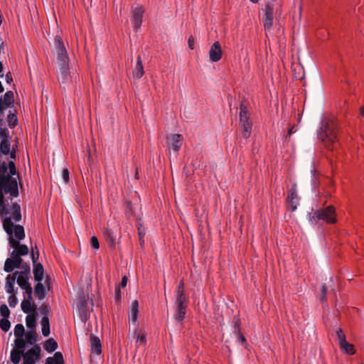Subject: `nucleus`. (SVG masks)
I'll return each instance as SVG.
<instances>
[{"label":"nucleus","mask_w":364,"mask_h":364,"mask_svg":"<svg viewBox=\"0 0 364 364\" xmlns=\"http://www.w3.org/2000/svg\"><path fill=\"white\" fill-rule=\"evenodd\" d=\"M17 174L15 162L9 161L8 164L2 161L0 155V217L12 215L15 223L21 220V206L17 203L9 205V199L18 196L17 180L13 176Z\"/></svg>","instance_id":"nucleus-1"},{"label":"nucleus","mask_w":364,"mask_h":364,"mask_svg":"<svg viewBox=\"0 0 364 364\" xmlns=\"http://www.w3.org/2000/svg\"><path fill=\"white\" fill-rule=\"evenodd\" d=\"M317 134L328 149L333 150L338 146V122L333 117H325L321 119Z\"/></svg>","instance_id":"nucleus-2"},{"label":"nucleus","mask_w":364,"mask_h":364,"mask_svg":"<svg viewBox=\"0 0 364 364\" xmlns=\"http://www.w3.org/2000/svg\"><path fill=\"white\" fill-rule=\"evenodd\" d=\"M4 230L9 236L8 238L9 245L16 250L21 245L19 242L23 240L26 235L24 228L21 225L14 224L12 215L0 217Z\"/></svg>","instance_id":"nucleus-3"},{"label":"nucleus","mask_w":364,"mask_h":364,"mask_svg":"<svg viewBox=\"0 0 364 364\" xmlns=\"http://www.w3.org/2000/svg\"><path fill=\"white\" fill-rule=\"evenodd\" d=\"M318 220H324L330 224L335 223L336 222L335 208L333 205H328L325 208L314 211L310 217V220L316 223Z\"/></svg>","instance_id":"nucleus-4"},{"label":"nucleus","mask_w":364,"mask_h":364,"mask_svg":"<svg viewBox=\"0 0 364 364\" xmlns=\"http://www.w3.org/2000/svg\"><path fill=\"white\" fill-rule=\"evenodd\" d=\"M11 139H1L0 142V154L3 155H9L10 157V161H14L16 158V152L18 151L17 144L13 146L12 149H11Z\"/></svg>","instance_id":"nucleus-5"},{"label":"nucleus","mask_w":364,"mask_h":364,"mask_svg":"<svg viewBox=\"0 0 364 364\" xmlns=\"http://www.w3.org/2000/svg\"><path fill=\"white\" fill-rule=\"evenodd\" d=\"M41 347L38 345H36L33 348L29 349L23 355V364H36V362L41 358Z\"/></svg>","instance_id":"nucleus-6"},{"label":"nucleus","mask_w":364,"mask_h":364,"mask_svg":"<svg viewBox=\"0 0 364 364\" xmlns=\"http://www.w3.org/2000/svg\"><path fill=\"white\" fill-rule=\"evenodd\" d=\"M88 299L82 294L79 296L77 308L79 311V317L83 322H86L88 318Z\"/></svg>","instance_id":"nucleus-7"},{"label":"nucleus","mask_w":364,"mask_h":364,"mask_svg":"<svg viewBox=\"0 0 364 364\" xmlns=\"http://www.w3.org/2000/svg\"><path fill=\"white\" fill-rule=\"evenodd\" d=\"M54 43L57 53V58L59 63L68 62V56L65 45L59 36H56Z\"/></svg>","instance_id":"nucleus-8"},{"label":"nucleus","mask_w":364,"mask_h":364,"mask_svg":"<svg viewBox=\"0 0 364 364\" xmlns=\"http://www.w3.org/2000/svg\"><path fill=\"white\" fill-rule=\"evenodd\" d=\"M264 15L263 17V24L266 30H270L273 26L274 20V5L267 3L264 9Z\"/></svg>","instance_id":"nucleus-9"},{"label":"nucleus","mask_w":364,"mask_h":364,"mask_svg":"<svg viewBox=\"0 0 364 364\" xmlns=\"http://www.w3.org/2000/svg\"><path fill=\"white\" fill-rule=\"evenodd\" d=\"M299 198L297 195L296 184L294 183L288 191L287 201L291 211H294L299 205Z\"/></svg>","instance_id":"nucleus-10"},{"label":"nucleus","mask_w":364,"mask_h":364,"mask_svg":"<svg viewBox=\"0 0 364 364\" xmlns=\"http://www.w3.org/2000/svg\"><path fill=\"white\" fill-rule=\"evenodd\" d=\"M240 124L242 127V136L245 139L249 138L252 127V122L250 119V114H240Z\"/></svg>","instance_id":"nucleus-11"},{"label":"nucleus","mask_w":364,"mask_h":364,"mask_svg":"<svg viewBox=\"0 0 364 364\" xmlns=\"http://www.w3.org/2000/svg\"><path fill=\"white\" fill-rule=\"evenodd\" d=\"M39 257V251H37L36 257H33V273L36 282H42L43 279L44 268L41 263L37 262Z\"/></svg>","instance_id":"nucleus-12"},{"label":"nucleus","mask_w":364,"mask_h":364,"mask_svg":"<svg viewBox=\"0 0 364 364\" xmlns=\"http://www.w3.org/2000/svg\"><path fill=\"white\" fill-rule=\"evenodd\" d=\"M132 14L134 27L136 30H138L141 26L144 9L141 6H136L132 9Z\"/></svg>","instance_id":"nucleus-13"},{"label":"nucleus","mask_w":364,"mask_h":364,"mask_svg":"<svg viewBox=\"0 0 364 364\" xmlns=\"http://www.w3.org/2000/svg\"><path fill=\"white\" fill-rule=\"evenodd\" d=\"M223 56V50L219 41H215L209 50V58L211 62H218Z\"/></svg>","instance_id":"nucleus-14"},{"label":"nucleus","mask_w":364,"mask_h":364,"mask_svg":"<svg viewBox=\"0 0 364 364\" xmlns=\"http://www.w3.org/2000/svg\"><path fill=\"white\" fill-rule=\"evenodd\" d=\"M166 139L168 146H171L175 151H178L180 149L183 141L181 134H171L170 136H167Z\"/></svg>","instance_id":"nucleus-15"},{"label":"nucleus","mask_w":364,"mask_h":364,"mask_svg":"<svg viewBox=\"0 0 364 364\" xmlns=\"http://www.w3.org/2000/svg\"><path fill=\"white\" fill-rule=\"evenodd\" d=\"M176 309L174 314V318L178 322L182 323L186 314V309L188 304H176Z\"/></svg>","instance_id":"nucleus-16"},{"label":"nucleus","mask_w":364,"mask_h":364,"mask_svg":"<svg viewBox=\"0 0 364 364\" xmlns=\"http://www.w3.org/2000/svg\"><path fill=\"white\" fill-rule=\"evenodd\" d=\"M70 77V71L68 67V62L60 63V73L58 80H61L63 83L67 82Z\"/></svg>","instance_id":"nucleus-17"},{"label":"nucleus","mask_w":364,"mask_h":364,"mask_svg":"<svg viewBox=\"0 0 364 364\" xmlns=\"http://www.w3.org/2000/svg\"><path fill=\"white\" fill-rule=\"evenodd\" d=\"M91 350L92 353L100 355L102 353V346L100 338L93 334L90 335Z\"/></svg>","instance_id":"nucleus-18"},{"label":"nucleus","mask_w":364,"mask_h":364,"mask_svg":"<svg viewBox=\"0 0 364 364\" xmlns=\"http://www.w3.org/2000/svg\"><path fill=\"white\" fill-rule=\"evenodd\" d=\"M103 233L105 240L108 243L109 246L111 248H114L116 246V237L112 230L109 228H105Z\"/></svg>","instance_id":"nucleus-19"},{"label":"nucleus","mask_w":364,"mask_h":364,"mask_svg":"<svg viewBox=\"0 0 364 364\" xmlns=\"http://www.w3.org/2000/svg\"><path fill=\"white\" fill-rule=\"evenodd\" d=\"M33 299L25 298L21 302V307L22 311L26 314L36 312V306L35 304H31Z\"/></svg>","instance_id":"nucleus-20"},{"label":"nucleus","mask_w":364,"mask_h":364,"mask_svg":"<svg viewBox=\"0 0 364 364\" xmlns=\"http://www.w3.org/2000/svg\"><path fill=\"white\" fill-rule=\"evenodd\" d=\"M46 364H65L62 353L59 351L55 352L53 357L47 358Z\"/></svg>","instance_id":"nucleus-21"},{"label":"nucleus","mask_w":364,"mask_h":364,"mask_svg":"<svg viewBox=\"0 0 364 364\" xmlns=\"http://www.w3.org/2000/svg\"><path fill=\"white\" fill-rule=\"evenodd\" d=\"M144 67L142 65V61L141 57L139 55L137 57L136 64L133 70V76L135 78L139 79L144 75Z\"/></svg>","instance_id":"nucleus-22"},{"label":"nucleus","mask_w":364,"mask_h":364,"mask_svg":"<svg viewBox=\"0 0 364 364\" xmlns=\"http://www.w3.org/2000/svg\"><path fill=\"white\" fill-rule=\"evenodd\" d=\"M34 293L36 298L41 300L46 296V287L41 282H37L34 287Z\"/></svg>","instance_id":"nucleus-23"},{"label":"nucleus","mask_w":364,"mask_h":364,"mask_svg":"<svg viewBox=\"0 0 364 364\" xmlns=\"http://www.w3.org/2000/svg\"><path fill=\"white\" fill-rule=\"evenodd\" d=\"M43 348L47 352L52 353L58 348V343L54 338H50L45 341Z\"/></svg>","instance_id":"nucleus-24"},{"label":"nucleus","mask_w":364,"mask_h":364,"mask_svg":"<svg viewBox=\"0 0 364 364\" xmlns=\"http://www.w3.org/2000/svg\"><path fill=\"white\" fill-rule=\"evenodd\" d=\"M16 268H18L14 258H7L5 261L4 270L6 272H12Z\"/></svg>","instance_id":"nucleus-25"},{"label":"nucleus","mask_w":364,"mask_h":364,"mask_svg":"<svg viewBox=\"0 0 364 364\" xmlns=\"http://www.w3.org/2000/svg\"><path fill=\"white\" fill-rule=\"evenodd\" d=\"M42 326V334L43 336L47 337L49 336L50 331V322L48 316H43L41 319Z\"/></svg>","instance_id":"nucleus-26"},{"label":"nucleus","mask_w":364,"mask_h":364,"mask_svg":"<svg viewBox=\"0 0 364 364\" xmlns=\"http://www.w3.org/2000/svg\"><path fill=\"white\" fill-rule=\"evenodd\" d=\"M3 102L5 104L6 107H13L14 103V95L12 91H7L4 95Z\"/></svg>","instance_id":"nucleus-27"},{"label":"nucleus","mask_w":364,"mask_h":364,"mask_svg":"<svg viewBox=\"0 0 364 364\" xmlns=\"http://www.w3.org/2000/svg\"><path fill=\"white\" fill-rule=\"evenodd\" d=\"M27 343L34 345L37 341V333L36 330H30L26 333V338Z\"/></svg>","instance_id":"nucleus-28"},{"label":"nucleus","mask_w":364,"mask_h":364,"mask_svg":"<svg viewBox=\"0 0 364 364\" xmlns=\"http://www.w3.org/2000/svg\"><path fill=\"white\" fill-rule=\"evenodd\" d=\"M15 348L14 350H16L19 352L25 353L26 344L27 343L26 341L23 338H16L15 340Z\"/></svg>","instance_id":"nucleus-29"},{"label":"nucleus","mask_w":364,"mask_h":364,"mask_svg":"<svg viewBox=\"0 0 364 364\" xmlns=\"http://www.w3.org/2000/svg\"><path fill=\"white\" fill-rule=\"evenodd\" d=\"M36 314L33 313L32 314H29L26 316V326L31 330H36Z\"/></svg>","instance_id":"nucleus-30"},{"label":"nucleus","mask_w":364,"mask_h":364,"mask_svg":"<svg viewBox=\"0 0 364 364\" xmlns=\"http://www.w3.org/2000/svg\"><path fill=\"white\" fill-rule=\"evenodd\" d=\"M340 348L349 355H353L355 353L353 345L348 343L346 341L341 343Z\"/></svg>","instance_id":"nucleus-31"},{"label":"nucleus","mask_w":364,"mask_h":364,"mask_svg":"<svg viewBox=\"0 0 364 364\" xmlns=\"http://www.w3.org/2000/svg\"><path fill=\"white\" fill-rule=\"evenodd\" d=\"M24 353L19 352L14 348L11 351V360L14 364H18L21 356L23 357Z\"/></svg>","instance_id":"nucleus-32"},{"label":"nucleus","mask_w":364,"mask_h":364,"mask_svg":"<svg viewBox=\"0 0 364 364\" xmlns=\"http://www.w3.org/2000/svg\"><path fill=\"white\" fill-rule=\"evenodd\" d=\"M139 313V302L137 300H134L132 303V320L136 321Z\"/></svg>","instance_id":"nucleus-33"},{"label":"nucleus","mask_w":364,"mask_h":364,"mask_svg":"<svg viewBox=\"0 0 364 364\" xmlns=\"http://www.w3.org/2000/svg\"><path fill=\"white\" fill-rule=\"evenodd\" d=\"M14 333L16 338H23L25 334L24 326L21 323L16 324L14 328Z\"/></svg>","instance_id":"nucleus-34"},{"label":"nucleus","mask_w":364,"mask_h":364,"mask_svg":"<svg viewBox=\"0 0 364 364\" xmlns=\"http://www.w3.org/2000/svg\"><path fill=\"white\" fill-rule=\"evenodd\" d=\"M9 127L11 129L14 128L18 124V119L15 114L9 113L7 117Z\"/></svg>","instance_id":"nucleus-35"},{"label":"nucleus","mask_w":364,"mask_h":364,"mask_svg":"<svg viewBox=\"0 0 364 364\" xmlns=\"http://www.w3.org/2000/svg\"><path fill=\"white\" fill-rule=\"evenodd\" d=\"M10 326L11 323L8 318H2L0 320V328L3 331L7 332L10 328Z\"/></svg>","instance_id":"nucleus-36"},{"label":"nucleus","mask_w":364,"mask_h":364,"mask_svg":"<svg viewBox=\"0 0 364 364\" xmlns=\"http://www.w3.org/2000/svg\"><path fill=\"white\" fill-rule=\"evenodd\" d=\"M188 299L186 294H178L176 296V304H188Z\"/></svg>","instance_id":"nucleus-37"},{"label":"nucleus","mask_w":364,"mask_h":364,"mask_svg":"<svg viewBox=\"0 0 364 364\" xmlns=\"http://www.w3.org/2000/svg\"><path fill=\"white\" fill-rule=\"evenodd\" d=\"M124 213L127 217H130L133 215V209L132 202L129 200H127L124 203Z\"/></svg>","instance_id":"nucleus-38"},{"label":"nucleus","mask_w":364,"mask_h":364,"mask_svg":"<svg viewBox=\"0 0 364 364\" xmlns=\"http://www.w3.org/2000/svg\"><path fill=\"white\" fill-rule=\"evenodd\" d=\"M247 102L243 98L240 105V114H250L247 111Z\"/></svg>","instance_id":"nucleus-39"},{"label":"nucleus","mask_w":364,"mask_h":364,"mask_svg":"<svg viewBox=\"0 0 364 364\" xmlns=\"http://www.w3.org/2000/svg\"><path fill=\"white\" fill-rule=\"evenodd\" d=\"M232 323H233V325H234V333H240V332L241 331V329H240V325H241V322H240V319L239 318L238 316H235L232 319Z\"/></svg>","instance_id":"nucleus-40"},{"label":"nucleus","mask_w":364,"mask_h":364,"mask_svg":"<svg viewBox=\"0 0 364 364\" xmlns=\"http://www.w3.org/2000/svg\"><path fill=\"white\" fill-rule=\"evenodd\" d=\"M17 284L23 290L31 285L29 283V279H24L23 278H17Z\"/></svg>","instance_id":"nucleus-41"},{"label":"nucleus","mask_w":364,"mask_h":364,"mask_svg":"<svg viewBox=\"0 0 364 364\" xmlns=\"http://www.w3.org/2000/svg\"><path fill=\"white\" fill-rule=\"evenodd\" d=\"M0 314L3 318H9L10 316V310L6 304H3L0 306Z\"/></svg>","instance_id":"nucleus-42"},{"label":"nucleus","mask_w":364,"mask_h":364,"mask_svg":"<svg viewBox=\"0 0 364 364\" xmlns=\"http://www.w3.org/2000/svg\"><path fill=\"white\" fill-rule=\"evenodd\" d=\"M20 256H25L28 254V248L26 245L21 244L16 249Z\"/></svg>","instance_id":"nucleus-43"},{"label":"nucleus","mask_w":364,"mask_h":364,"mask_svg":"<svg viewBox=\"0 0 364 364\" xmlns=\"http://www.w3.org/2000/svg\"><path fill=\"white\" fill-rule=\"evenodd\" d=\"M18 274V271L14 272L12 274H9L6 277V283H12L15 284V281H17V275Z\"/></svg>","instance_id":"nucleus-44"},{"label":"nucleus","mask_w":364,"mask_h":364,"mask_svg":"<svg viewBox=\"0 0 364 364\" xmlns=\"http://www.w3.org/2000/svg\"><path fill=\"white\" fill-rule=\"evenodd\" d=\"M336 336L339 341V346L341 345V343H343L346 341V336L341 328H338L336 331Z\"/></svg>","instance_id":"nucleus-45"},{"label":"nucleus","mask_w":364,"mask_h":364,"mask_svg":"<svg viewBox=\"0 0 364 364\" xmlns=\"http://www.w3.org/2000/svg\"><path fill=\"white\" fill-rule=\"evenodd\" d=\"M8 301L11 307H15L16 306L18 300L15 294H11L9 296Z\"/></svg>","instance_id":"nucleus-46"},{"label":"nucleus","mask_w":364,"mask_h":364,"mask_svg":"<svg viewBox=\"0 0 364 364\" xmlns=\"http://www.w3.org/2000/svg\"><path fill=\"white\" fill-rule=\"evenodd\" d=\"M0 137L1 139H11L9 132L7 128H1L0 131Z\"/></svg>","instance_id":"nucleus-47"},{"label":"nucleus","mask_w":364,"mask_h":364,"mask_svg":"<svg viewBox=\"0 0 364 364\" xmlns=\"http://www.w3.org/2000/svg\"><path fill=\"white\" fill-rule=\"evenodd\" d=\"M321 294L320 296V301H326L327 288L324 284L321 285Z\"/></svg>","instance_id":"nucleus-48"},{"label":"nucleus","mask_w":364,"mask_h":364,"mask_svg":"<svg viewBox=\"0 0 364 364\" xmlns=\"http://www.w3.org/2000/svg\"><path fill=\"white\" fill-rule=\"evenodd\" d=\"M90 244L92 245V247L95 250H97L100 247V244H99L98 240H97V237H95V236L91 237Z\"/></svg>","instance_id":"nucleus-49"},{"label":"nucleus","mask_w":364,"mask_h":364,"mask_svg":"<svg viewBox=\"0 0 364 364\" xmlns=\"http://www.w3.org/2000/svg\"><path fill=\"white\" fill-rule=\"evenodd\" d=\"M6 291L8 294H13L14 293V284L12 283H6L5 284Z\"/></svg>","instance_id":"nucleus-50"},{"label":"nucleus","mask_w":364,"mask_h":364,"mask_svg":"<svg viewBox=\"0 0 364 364\" xmlns=\"http://www.w3.org/2000/svg\"><path fill=\"white\" fill-rule=\"evenodd\" d=\"M146 341V336L144 333H138L136 343L139 345H142L145 344Z\"/></svg>","instance_id":"nucleus-51"},{"label":"nucleus","mask_w":364,"mask_h":364,"mask_svg":"<svg viewBox=\"0 0 364 364\" xmlns=\"http://www.w3.org/2000/svg\"><path fill=\"white\" fill-rule=\"evenodd\" d=\"M31 277V273L24 271L18 272L17 278H23L24 279H29Z\"/></svg>","instance_id":"nucleus-52"},{"label":"nucleus","mask_w":364,"mask_h":364,"mask_svg":"<svg viewBox=\"0 0 364 364\" xmlns=\"http://www.w3.org/2000/svg\"><path fill=\"white\" fill-rule=\"evenodd\" d=\"M176 293L178 294H185V291H184V282H183V280H181L178 287H177V291H176Z\"/></svg>","instance_id":"nucleus-53"},{"label":"nucleus","mask_w":364,"mask_h":364,"mask_svg":"<svg viewBox=\"0 0 364 364\" xmlns=\"http://www.w3.org/2000/svg\"><path fill=\"white\" fill-rule=\"evenodd\" d=\"M296 132V129H295V125L290 127L288 129L287 134L285 136V139L287 140L288 138L290 137V136Z\"/></svg>","instance_id":"nucleus-54"},{"label":"nucleus","mask_w":364,"mask_h":364,"mask_svg":"<svg viewBox=\"0 0 364 364\" xmlns=\"http://www.w3.org/2000/svg\"><path fill=\"white\" fill-rule=\"evenodd\" d=\"M25 291V293L27 294V299H33V297H32V294H33V289H32V287L31 285L27 288H26V289H23Z\"/></svg>","instance_id":"nucleus-55"},{"label":"nucleus","mask_w":364,"mask_h":364,"mask_svg":"<svg viewBox=\"0 0 364 364\" xmlns=\"http://www.w3.org/2000/svg\"><path fill=\"white\" fill-rule=\"evenodd\" d=\"M63 178L65 183L69 182V171L67 168L63 170Z\"/></svg>","instance_id":"nucleus-56"},{"label":"nucleus","mask_w":364,"mask_h":364,"mask_svg":"<svg viewBox=\"0 0 364 364\" xmlns=\"http://www.w3.org/2000/svg\"><path fill=\"white\" fill-rule=\"evenodd\" d=\"M49 306L46 304H43L41 307V314L44 315V316H47L46 315L49 312Z\"/></svg>","instance_id":"nucleus-57"},{"label":"nucleus","mask_w":364,"mask_h":364,"mask_svg":"<svg viewBox=\"0 0 364 364\" xmlns=\"http://www.w3.org/2000/svg\"><path fill=\"white\" fill-rule=\"evenodd\" d=\"M115 300L116 301H119L121 300L120 287H116L115 288Z\"/></svg>","instance_id":"nucleus-58"},{"label":"nucleus","mask_w":364,"mask_h":364,"mask_svg":"<svg viewBox=\"0 0 364 364\" xmlns=\"http://www.w3.org/2000/svg\"><path fill=\"white\" fill-rule=\"evenodd\" d=\"M188 48L191 50H193L194 49V38H193V36H190L188 37Z\"/></svg>","instance_id":"nucleus-59"},{"label":"nucleus","mask_w":364,"mask_h":364,"mask_svg":"<svg viewBox=\"0 0 364 364\" xmlns=\"http://www.w3.org/2000/svg\"><path fill=\"white\" fill-rule=\"evenodd\" d=\"M21 267L22 269V271L31 273V267H30V264H29L26 263V262L23 263L21 265Z\"/></svg>","instance_id":"nucleus-60"},{"label":"nucleus","mask_w":364,"mask_h":364,"mask_svg":"<svg viewBox=\"0 0 364 364\" xmlns=\"http://www.w3.org/2000/svg\"><path fill=\"white\" fill-rule=\"evenodd\" d=\"M127 281H128L127 277L124 276L122 279L120 285L119 287H122V288L125 287L127 286Z\"/></svg>","instance_id":"nucleus-61"},{"label":"nucleus","mask_w":364,"mask_h":364,"mask_svg":"<svg viewBox=\"0 0 364 364\" xmlns=\"http://www.w3.org/2000/svg\"><path fill=\"white\" fill-rule=\"evenodd\" d=\"M21 257L22 256H18L16 258H14L18 268H20L21 265L23 264V259L21 258Z\"/></svg>","instance_id":"nucleus-62"},{"label":"nucleus","mask_w":364,"mask_h":364,"mask_svg":"<svg viewBox=\"0 0 364 364\" xmlns=\"http://www.w3.org/2000/svg\"><path fill=\"white\" fill-rule=\"evenodd\" d=\"M37 251H38V247L36 245L34 247H31V259H33V257H36L37 256Z\"/></svg>","instance_id":"nucleus-63"},{"label":"nucleus","mask_w":364,"mask_h":364,"mask_svg":"<svg viewBox=\"0 0 364 364\" xmlns=\"http://www.w3.org/2000/svg\"><path fill=\"white\" fill-rule=\"evenodd\" d=\"M6 81L7 83L10 84L11 82H13V77H12V75H11V72H8L6 74Z\"/></svg>","instance_id":"nucleus-64"}]
</instances>
